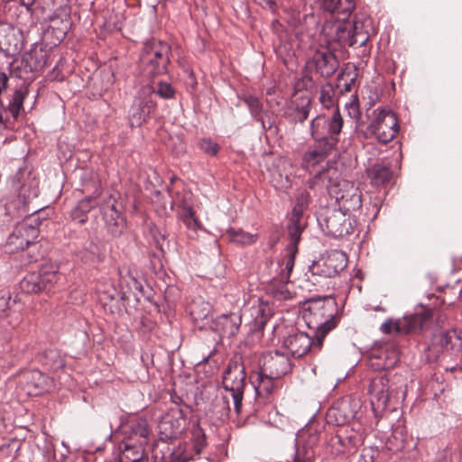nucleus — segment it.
<instances>
[{
  "label": "nucleus",
  "instance_id": "nucleus-1",
  "mask_svg": "<svg viewBox=\"0 0 462 462\" xmlns=\"http://www.w3.org/2000/svg\"><path fill=\"white\" fill-rule=\"evenodd\" d=\"M337 304L332 297L312 300L303 318L309 328L313 329L315 346L321 348L324 338L338 323Z\"/></svg>",
  "mask_w": 462,
  "mask_h": 462
},
{
  "label": "nucleus",
  "instance_id": "nucleus-2",
  "mask_svg": "<svg viewBox=\"0 0 462 462\" xmlns=\"http://www.w3.org/2000/svg\"><path fill=\"white\" fill-rule=\"evenodd\" d=\"M327 180L326 188L331 198H334L338 205V209L344 211H352L358 209L362 206L361 194L353 182L339 180L333 181L328 176V171H320L310 180V188L313 189Z\"/></svg>",
  "mask_w": 462,
  "mask_h": 462
},
{
  "label": "nucleus",
  "instance_id": "nucleus-3",
  "mask_svg": "<svg viewBox=\"0 0 462 462\" xmlns=\"http://www.w3.org/2000/svg\"><path fill=\"white\" fill-rule=\"evenodd\" d=\"M246 374L243 364L237 361L228 363L223 374V387L230 393L233 399L234 410L236 414L241 412Z\"/></svg>",
  "mask_w": 462,
  "mask_h": 462
},
{
  "label": "nucleus",
  "instance_id": "nucleus-4",
  "mask_svg": "<svg viewBox=\"0 0 462 462\" xmlns=\"http://www.w3.org/2000/svg\"><path fill=\"white\" fill-rule=\"evenodd\" d=\"M171 47L161 41L152 40L144 43L140 60L147 66L148 73L160 75L167 71Z\"/></svg>",
  "mask_w": 462,
  "mask_h": 462
},
{
  "label": "nucleus",
  "instance_id": "nucleus-5",
  "mask_svg": "<svg viewBox=\"0 0 462 462\" xmlns=\"http://www.w3.org/2000/svg\"><path fill=\"white\" fill-rule=\"evenodd\" d=\"M153 97L154 88L149 84L139 90L128 111V121L131 127L143 125L156 111L157 103L153 100Z\"/></svg>",
  "mask_w": 462,
  "mask_h": 462
},
{
  "label": "nucleus",
  "instance_id": "nucleus-6",
  "mask_svg": "<svg viewBox=\"0 0 462 462\" xmlns=\"http://www.w3.org/2000/svg\"><path fill=\"white\" fill-rule=\"evenodd\" d=\"M374 118L366 129V136H374L378 142L387 143L399 132L398 118L390 109L374 110Z\"/></svg>",
  "mask_w": 462,
  "mask_h": 462
},
{
  "label": "nucleus",
  "instance_id": "nucleus-7",
  "mask_svg": "<svg viewBox=\"0 0 462 462\" xmlns=\"http://www.w3.org/2000/svg\"><path fill=\"white\" fill-rule=\"evenodd\" d=\"M40 224L38 217H32L18 224L7 238L5 244L6 251L14 254L23 251L30 245L34 244L39 236Z\"/></svg>",
  "mask_w": 462,
  "mask_h": 462
},
{
  "label": "nucleus",
  "instance_id": "nucleus-8",
  "mask_svg": "<svg viewBox=\"0 0 462 462\" xmlns=\"http://www.w3.org/2000/svg\"><path fill=\"white\" fill-rule=\"evenodd\" d=\"M344 125V120L338 109H336L331 116L319 115L310 123V134L314 140L334 141V148L339 141V134Z\"/></svg>",
  "mask_w": 462,
  "mask_h": 462
},
{
  "label": "nucleus",
  "instance_id": "nucleus-9",
  "mask_svg": "<svg viewBox=\"0 0 462 462\" xmlns=\"http://www.w3.org/2000/svg\"><path fill=\"white\" fill-rule=\"evenodd\" d=\"M347 265V257L345 253L334 250L325 257L313 262L309 271L312 275L320 277H333Z\"/></svg>",
  "mask_w": 462,
  "mask_h": 462
},
{
  "label": "nucleus",
  "instance_id": "nucleus-10",
  "mask_svg": "<svg viewBox=\"0 0 462 462\" xmlns=\"http://www.w3.org/2000/svg\"><path fill=\"white\" fill-rule=\"evenodd\" d=\"M23 45L21 29L7 23H0V52L5 57H14L23 51Z\"/></svg>",
  "mask_w": 462,
  "mask_h": 462
},
{
  "label": "nucleus",
  "instance_id": "nucleus-11",
  "mask_svg": "<svg viewBox=\"0 0 462 462\" xmlns=\"http://www.w3.org/2000/svg\"><path fill=\"white\" fill-rule=\"evenodd\" d=\"M364 433L359 429L346 427L331 438V445L338 454H354L364 442Z\"/></svg>",
  "mask_w": 462,
  "mask_h": 462
},
{
  "label": "nucleus",
  "instance_id": "nucleus-12",
  "mask_svg": "<svg viewBox=\"0 0 462 462\" xmlns=\"http://www.w3.org/2000/svg\"><path fill=\"white\" fill-rule=\"evenodd\" d=\"M260 370L263 374L281 379L291 370V362L287 355L275 352L263 353L260 359Z\"/></svg>",
  "mask_w": 462,
  "mask_h": 462
},
{
  "label": "nucleus",
  "instance_id": "nucleus-13",
  "mask_svg": "<svg viewBox=\"0 0 462 462\" xmlns=\"http://www.w3.org/2000/svg\"><path fill=\"white\" fill-rule=\"evenodd\" d=\"M310 69H314L322 78H329L339 67L337 56L328 48L317 50L307 63Z\"/></svg>",
  "mask_w": 462,
  "mask_h": 462
},
{
  "label": "nucleus",
  "instance_id": "nucleus-14",
  "mask_svg": "<svg viewBox=\"0 0 462 462\" xmlns=\"http://www.w3.org/2000/svg\"><path fill=\"white\" fill-rule=\"evenodd\" d=\"M308 204V192H300L297 196L296 204L292 208L287 226L289 237H292L296 241L300 240L301 233L307 226V221L303 216V212L307 208Z\"/></svg>",
  "mask_w": 462,
  "mask_h": 462
},
{
  "label": "nucleus",
  "instance_id": "nucleus-15",
  "mask_svg": "<svg viewBox=\"0 0 462 462\" xmlns=\"http://www.w3.org/2000/svg\"><path fill=\"white\" fill-rule=\"evenodd\" d=\"M369 394L371 405L375 415L383 412L390 400L389 379L385 374L377 375L372 379L369 386Z\"/></svg>",
  "mask_w": 462,
  "mask_h": 462
},
{
  "label": "nucleus",
  "instance_id": "nucleus-16",
  "mask_svg": "<svg viewBox=\"0 0 462 462\" xmlns=\"http://www.w3.org/2000/svg\"><path fill=\"white\" fill-rule=\"evenodd\" d=\"M335 149L333 140L330 143L326 140H315V143L303 153L301 167L310 171L324 162Z\"/></svg>",
  "mask_w": 462,
  "mask_h": 462
},
{
  "label": "nucleus",
  "instance_id": "nucleus-17",
  "mask_svg": "<svg viewBox=\"0 0 462 462\" xmlns=\"http://www.w3.org/2000/svg\"><path fill=\"white\" fill-rule=\"evenodd\" d=\"M349 212L337 208L327 216L325 223L328 234L335 237H344L352 234L354 227L348 214Z\"/></svg>",
  "mask_w": 462,
  "mask_h": 462
},
{
  "label": "nucleus",
  "instance_id": "nucleus-18",
  "mask_svg": "<svg viewBox=\"0 0 462 462\" xmlns=\"http://www.w3.org/2000/svg\"><path fill=\"white\" fill-rule=\"evenodd\" d=\"M430 348L438 353L462 351V330L450 329L435 333Z\"/></svg>",
  "mask_w": 462,
  "mask_h": 462
},
{
  "label": "nucleus",
  "instance_id": "nucleus-19",
  "mask_svg": "<svg viewBox=\"0 0 462 462\" xmlns=\"http://www.w3.org/2000/svg\"><path fill=\"white\" fill-rule=\"evenodd\" d=\"M185 424L184 411L179 407L171 408L159 422L160 433L167 439H171L180 434Z\"/></svg>",
  "mask_w": 462,
  "mask_h": 462
},
{
  "label": "nucleus",
  "instance_id": "nucleus-20",
  "mask_svg": "<svg viewBox=\"0 0 462 462\" xmlns=\"http://www.w3.org/2000/svg\"><path fill=\"white\" fill-rule=\"evenodd\" d=\"M330 30L334 33L331 35L333 41L349 46H364L370 37L369 32H351L350 28L345 23H334L330 26Z\"/></svg>",
  "mask_w": 462,
  "mask_h": 462
},
{
  "label": "nucleus",
  "instance_id": "nucleus-21",
  "mask_svg": "<svg viewBox=\"0 0 462 462\" xmlns=\"http://www.w3.org/2000/svg\"><path fill=\"white\" fill-rule=\"evenodd\" d=\"M398 361V352L392 345H384L380 348L373 349L369 357L370 365L374 370L391 369Z\"/></svg>",
  "mask_w": 462,
  "mask_h": 462
},
{
  "label": "nucleus",
  "instance_id": "nucleus-22",
  "mask_svg": "<svg viewBox=\"0 0 462 462\" xmlns=\"http://www.w3.org/2000/svg\"><path fill=\"white\" fill-rule=\"evenodd\" d=\"M283 346L291 356L298 358L306 355L311 347L320 349L315 346V337L312 338L303 332L289 335L284 338Z\"/></svg>",
  "mask_w": 462,
  "mask_h": 462
},
{
  "label": "nucleus",
  "instance_id": "nucleus-23",
  "mask_svg": "<svg viewBox=\"0 0 462 462\" xmlns=\"http://www.w3.org/2000/svg\"><path fill=\"white\" fill-rule=\"evenodd\" d=\"M189 312L195 325L200 329L209 325L212 320V306L200 297L194 299L189 303Z\"/></svg>",
  "mask_w": 462,
  "mask_h": 462
},
{
  "label": "nucleus",
  "instance_id": "nucleus-24",
  "mask_svg": "<svg viewBox=\"0 0 462 462\" xmlns=\"http://www.w3.org/2000/svg\"><path fill=\"white\" fill-rule=\"evenodd\" d=\"M430 318V311L421 310L397 319V328L401 330V334L417 333L427 326Z\"/></svg>",
  "mask_w": 462,
  "mask_h": 462
},
{
  "label": "nucleus",
  "instance_id": "nucleus-25",
  "mask_svg": "<svg viewBox=\"0 0 462 462\" xmlns=\"http://www.w3.org/2000/svg\"><path fill=\"white\" fill-rule=\"evenodd\" d=\"M323 7L336 17L337 21L336 23H344L355 9V2L353 0H323Z\"/></svg>",
  "mask_w": 462,
  "mask_h": 462
},
{
  "label": "nucleus",
  "instance_id": "nucleus-26",
  "mask_svg": "<svg viewBox=\"0 0 462 462\" xmlns=\"http://www.w3.org/2000/svg\"><path fill=\"white\" fill-rule=\"evenodd\" d=\"M23 378L29 394L37 395L42 392L48 391L51 385L49 376L39 370H32L25 373Z\"/></svg>",
  "mask_w": 462,
  "mask_h": 462
},
{
  "label": "nucleus",
  "instance_id": "nucleus-27",
  "mask_svg": "<svg viewBox=\"0 0 462 462\" xmlns=\"http://www.w3.org/2000/svg\"><path fill=\"white\" fill-rule=\"evenodd\" d=\"M214 329L218 331L223 337H233L239 329L241 317L237 313L223 314L214 321Z\"/></svg>",
  "mask_w": 462,
  "mask_h": 462
},
{
  "label": "nucleus",
  "instance_id": "nucleus-28",
  "mask_svg": "<svg viewBox=\"0 0 462 462\" xmlns=\"http://www.w3.org/2000/svg\"><path fill=\"white\" fill-rule=\"evenodd\" d=\"M104 220L107 231L114 236H120L125 229V217L116 208L115 205L104 208Z\"/></svg>",
  "mask_w": 462,
  "mask_h": 462
},
{
  "label": "nucleus",
  "instance_id": "nucleus-29",
  "mask_svg": "<svg viewBox=\"0 0 462 462\" xmlns=\"http://www.w3.org/2000/svg\"><path fill=\"white\" fill-rule=\"evenodd\" d=\"M70 26V17L66 9H60L50 17L49 28L53 31L59 41H62L66 37Z\"/></svg>",
  "mask_w": 462,
  "mask_h": 462
},
{
  "label": "nucleus",
  "instance_id": "nucleus-30",
  "mask_svg": "<svg viewBox=\"0 0 462 462\" xmlns=\"http://www.w3.org/2000/svg\"><path fill=\"white\" fill-rule=\"evenodd\" d=\"M253 383L254 384L255 391L259 396L268 398L273 394V391L277 388V381L275 377L263 374V372L259 370L252 375Z\"/></svg>",
  "mask_w": 462,
  "mask_h": 462
},
{
  "label": "nucleus",
  "instance_id": "nucleus-31",
  "mask_svg": "<svg viewBox=\"0 0 462 462\" xmlns=\"http://www.w3.org/2000/svg\"><path fill=\"white\" fill-rule=\"evenodd\" d=\"M39 361L47 369L58 372L65 366V360L58 349H47L38 356Z\"/></svg>",
  "mask_w": 462,
  "mask_h": 462
},
{
  "label": "nucleus",
  "instance_id": "nucleus-32",
  "mask_svg": "<svg viewBox=\"0 0 462 462\" xmlns=\"http://www.w3.org/2000/svg\"><path fill=\"white\" fill-rule=\"evenodd\" d=\"M97 205V196H89L81 199L71 210V217L79 224L88 220V213Z\"/></svg>",
  "mask_w": 462,
  "mask_h": 462
},
{
  "label": "nucleus",
  "instance_id": "nucleus-33",
  "mask_svg": "<svg viewBox=\"0 0 462 462\" xmlns=\"http://www.w3.org/2000/svg\"><path fill=\"white\" fill-rule=\"evenodd\" d=\"M367 175L372 185L381 186L390 181L393 171L388 166L378 163L367 170Z\"/></svg>",
  "mask_w": 462,
  "mask_h": 462
},
{
  "label": "nucleus",
  "instance_id": "nucleus-34",
  "mask_svg": "<svg viewBox=\"0 0 462 462\" xmlns=\"http://www.w3.org/2000/svg\"><path fill=\"white\" fill-rule=\"evenodd\" d=\"M228 239L236 244L242 245H251L257 240V234H251L242 229L229 228L226 231Z\"/></svg>",
  "mask_w": 462,
  "mask_h": 462
},
{
  "label": "nucleus",
  "instance_id": "nucleus-35",
  "mask_svg": "<svg viewBox=\"0 0 462 462\" xmlns=\"http://www.w3.org/2000/svg\"><path fill=\"white\" fill-rule=\"evenodd\" d=\"M26 95H27L26 89L20 88V89H16L14 92L12 98L7 106V108H6L12 116L13 121L17 120L20 111L23 108V100H24Z\"/></svg>",
  "mask_w": 462,
  "mask_h": 462
},
{
  "label": "nucleus",
  "instance_id": "nucleus-36",
  "mask_svg": "<svg viewBox=\"0 0 462 462\" xmlns=\"http://www.w3.org/2000/svg\"><path fill=\"white\" fill-rule=\"evenodd\" d=\"M21 289L26 293L42 291L41 276L36 273L27 274L20 282Z\"/></svg>",
  "mask_w": 462,
  "mask_h": 462
},
{
  "label": "nucleus",
  "instance_id": "nucleus-37",
  "mask_svg": "<svg viewBox=\"0 0 462 462\" xmlns=\"http://www.w3.org/2000/svg\"><path fill=\"white\" fill-rule=\"evenodd\" d=\"M351 402L348 400H344L341 402L337 408H333L330 410V413L338 412L342 415V420H337L338 423H345L355 418L356 410L350 408Z\"/></svg>",
  "mask_w": 462,
  "mask_h": 462
},
{
  "label": "nucleus",
  "instance_id": "nucleus-38",
  "mask_svg": "<svg viewBox=\"0 0 462 462\" xmlns=\"http://www.w3.org/2000/svg\"><path fill=\"white\" fill-rule=\"evenodd\" d=\"M180 216L188 228L196 230L200 227L201 224L196 217L194 210L190 207L182 206Z\"/></svg>",
  "mask_w": 462,
  "mask_h": 462
},
{
  "label": "nucleus",
  "instance_id": "nucleus-39",
  "mask_svg": "<svg viewBox=\"0 0 462 462\" xmlns=\"http://www.w3.org/2000/svg\"><path fill=\"white\" fill-rule=\"evenodd\" d=\"M310 99L307 97H300V104L298 105L293 112V120L296 122H304L310 114Z\"/></svg>",
  "mask_w": 462,
  "mask_h": 462
},
{
  "label": "nucleus",
  "instance_id": "nucleus-40",
  "mask_svg": "<svg viewBox=\"0 0 462 462\" xmlns=\"http://www.w3.org/2000/svg\"><path fill=\"white\" fill-rule=\"evenodd\" d=\"M151 86L154 88V96L156 95L163 99H171L175 96L176 91L171 83L158 81Z\"/></svg>",
  "mask_w": 462,
  "mask_h": 462
},
{
  "label": "nucleus",
  "instance_id": "nucleus-41",
  "mask_svg": "<svg viewBox=\"0 0 462 462\" xmlns=\"http://www.w3.org/2000/svg\"><path fill=\"white\" fill-rule=\"evenodd\" d=\"M291 243L287 246V255L284 260L285 270L288 273V275L291 273L294 267L295 256L298 253V243L300 240H294L292 237H290Z\"/></svg>",
  "mask_w": 462,
  "mask_h": 462
},
{
  "label": "nucleus",
  "instance_id": "nucleus-42",
  "mask_svg": "<svg viewBox=\"0 0 462 462\" xmlns=\"http://www.w3.org/2000/svg\"><path fill=\"white\" fill-rule=\"evenodd\" d=\"M244 102L247 105L252 116L260 120L263 113V103L260 99L254 96L247 95L245 96Z\"/></svg>",
  "mask_w": 462,
  "mask_h": 462
},
{
  "label": "nucleus",
  "instance_id": "nucleus-43",
  "mask_svg": "<svg viewBox=\"0 0 462 462\" xmlns=\"http://www.w3.org/2000/svg\"><path fill=\"white\" fill-rule=\"evenodd\" d=\"M334 94L335 91L331 84H327L321 88L319 99L324 107L329 108L333 106Z\"/></svg>",
  "mask_w": 462,
  "mask_h": 462
},
{
  "label": "nucleus",
  "instance_id": "nucleus-44",
  "mask_svg": "<svg viewBox=\"0 0 462 462\" xmlns=\"http://www.w3.org/2000/svg\"><path fill=\"white\" fill-rule=\"evenodd\" d=\"M41 276V287L42 291H45L47 292H50L51 289L53 288L54 284L58 281V274L56 272H52L50 273H42L38 274Z\"/></svg>",
  "mask_w": 462,
  "mask_h": 462
},
{
  "label": "nucleus",
  "instance_id": "nucleus-45",
  "mask_svg": "<svg viewBox=\"0 0 462 462\" xmlns=\"http://www.w3.org/2000/svg\"><path fill=\"white\" fill-rule=\"evenodd\" d=\"M372 29L371 20L367 17H356L353 26L350 29L351 32H369Z\"/></svg>",
  "mask_w": 462,
  "mask_h": 462
},
{
  "label": "nucleus",
  "instance_id": "nucleus-46",
  "mask_svg": "<svg viewBox=\"0 0 462 462\" xmlns=\"http://www.w3.org/2000/svg\"><path fill=\"white\" fill-rule=\"evenodd\" d=\"M23 60L26 62V64L29 66V69L31 71H37L42 69L45 64V60H38V53L37 52H30L28 53L24 58Z\"/></svg>",
  "mask_w": 462,
  "mask_h": 462
},
{
  "label": "nucleus",
  "instance_id": "nucleus-47",
  "mask_svg": "<svg viewBox=\"0 0 462 462\" xmlns=\"http://www.w3.org/2000/svg\"><path fill=\"white\" fill-rule=\"evenodd\" d=\"M199 146L205 153L211 156H215L219 150L218 144L210 138H202L199 143Z\"/></svg>",
  "mask_w": 462,
  "mask_h": 462
},
{
  "label": "nucleus",
  "instance_id": "nucleus-48",
  "mask_svg": "<svg viewBox=\"0 0 462 462\" xmlns=\"http://www.w3.org/2000/svg\"><path fill=\"white\" fill-rule=\"evenodd\" d=\"M257 315L254 317L253 330L262 331L269 320V316L264 313L263 310L258 308L256 310Z\"/></svg>",
  "mask_w": 462,
  "mask_h": 462
},
{
  "label": "nucleus",
  "instance_id": "nucleus-49",
  "mask_svg": "<svg viewBox=\"0 0 462 462\" xmlns=\"http://www.w3.org/2000/svg\"><path fill=\"white\" fill-rule=\"evenodd\" d=\"M277 178L275 176V173H273V181L274 182V185L279 189H286L289 187L291 183V173H288L287 171L283 173L277 171Z\"/></svg>",
  "mask_w": 462,
  "mask_h": 462
},
{
  "label": "nucleus",
  "instance_id": "nucleus-50",
  "mask_svg": "<svg viewBox=\"0 0 462 462\" xmlns=\"http://www.w3.org/2000/svg\"><path fill=\"white\" fill-rule=\"evenodd\" d=\"M378 455V450L372 447H365L362 449L356 462H374Z\"/></svg>",
  "mask_w": 462,
  "mask_h": 462
},
{
  "label": "nucleus",
  "instance_id": "nucleus-51",
  "mask_svg": "<svg viewBox=\"0 0 462 462\" xmlns=\"http://www.w3.org/2000/svg\"><path fill=\"white\" fill-rule=\"evenodd\" d=\"M381 331L384 334H391L393 331L397 334H401V330L397 328V319L396 320H386L381 325Z\"/></svg>",
  "mask_w": 462,
  "mask_h": 462
},
{
  "label": "nucleus",
  "instance_id": "nucleus-52",
  "mask_svg": "<svg viewBox=\"0 0 462 462\" xmlns=\"http://www.w3.org/2000/svg\"><path fill=\"white\" fill-rule=\"evenodd\" d=\"M7 112L8 110L6 108L2 109V107H0V130L11 128L14 122L11 121L9 116H7Z\"/></svg>",
  "mask_w": 462,
  "mask_h": 462
},
{
  "label": "nucleus",
  "instance_id": "nucleus-53",
  "mask_svg": "<svg viewBox=\"0 0 462 462\" xmlns=\"http://www.w3.org/2000/svg\"><path fill=\"white\" fill-rule=\"evenodd\" d=\"M347 108L348 114L351 117L356 118L359 116V106L357 102V97L356 96L353 97V100L346 105Z\"/></svg>",
  "mask_w": 462,
  "mask_h": 462
},
{
  "label": "nucleus",
  "instance_id": "nucleus-54",
  "mask_svg": "<svg viewBox=\"0 0 462 462\" xmlns=\"http://www.w3.org/2000/svg\"><path fill=\"white\" fill-rule=\"evenodd\" d=\"M309 459H310V457L307 455V450L304 448H298L295 450L292 461H287V462H308Z\"/></svg>",
  "mask_w": 462,
  "mask_h": 462
},
{
  "label": "nucleus",
  "instance_id": "nucleus-55",
  "mask_svg": "<svg viewBox=\"0 0 462 462\" xmlns=\"http://www.w3.org/2000/svg\"><path fill=\"white\" fill-rule=\"evenodd\" d=\"M11 300V295L9 291H0V311H5L9 308V301Z\"/></svg>",
  "mask_w": 462,
  "mask_h": 462
},
{
  "label": "nucleus",
  "instance_id": "nucleus-56",
  "mask_svg": "<svg viewBox=\"0 0 462 462\" xmlns=\"http://www.w3.org/2000/svg\"><path fill=\"white\" fill-rule=\"evenodd\" d=\"M218 405H220L222 409L221 415H228L230 411V406L227 396H223L221 400L218 401Z\"/></svg>",
  "mask_w": 462,
  "mask_h": 462
},
{
  "label": "nucleus",
  "instance_id": "nucleus-57",
  "mask_svg": "<svg viewBox=\"0 0 462 462\" xmlns=\"http://www.w3.org/2000/svg\"><path fill=\"white\" fill-rule=\"evenodd\" d=\"M8 80L6 73L0 71V96L6 90Z\"/></svg>",
  "mask_w": 462,
  "mask_h": 462
},
{
  "label": "nucleus",
  "instance_id": "nucleus-58",
  "mask_svg": "<svg viewBox=\"0 0 462 462\" xmlns=\"http://www.w3.org/2000/svg\"><path fill=\"white\" fill-rule=\"evenodd\" d=\"M254 1L257 2L263 8H269L271 10H273L276 5L275 0H254Z\"/></svg>",
  "mask_w": 462,
  "mask_h": 462
},
{
  "label": "nucleus",
  "instance_id": "nucleus-59",
  "mask_svg": "<svg viewBox=\"0 0 462 462\" xmlns=\"http://www.w3.org/2000/svg\"><path fill=\"white\" fill-rule=\"evenodd\" d=\"M355 78L350 79L348 82L344 83L343 88L341 89L342 92H350L352 90V87L355 84Z\"/></svg>",
  "mask_w": 462,
  "mask_h": 462
},
{
  "label": "nucleus",
  "instance_id": "nucleus-60",
  "mask_svg": "<svg viewBox=\"0 0 462 462\" xmlns=\"http://www.w3.org/2000/svg\"><path fill=\"white\" fill-rule=\"evenodd\" d=\"M277 167H282L285 171L287 167L291 168V163L289 160L281 158L278 161Z\"/></svg>",
  "mask_w": 462,
  "mask_h": 462
},
{
  "label": "nucleus",
  "instance_id": "nucleus-61",
  "mask_svg": "<svg viewBox=\"0 0 462 462\" xmlns=\"http://www.w3.org/2000/svg\"><path fill=\"white\" fill-rule=\"evenodd\" d=\"M35 0H20L21 4L25 6L26 8H29L34 4Z\"/></svg>",
  "mask_w": 462,
  "mask_h": 462
},
{
  "label": "nucleus",
  "instance_id": "nucleus-62",
  "mask_svg": "<svg viewBox=\"0 0 462 462\" xmlns=\"http://www.w3.org/2000/svg\"><path fill=\"white\" fill-rule=\"evenodd\" d=\"M293 20H294V23H300L301 21L300 12H297V14L293 16Z\"/></svg>",
  "mask_w": 462,
  "mask_h": 462
},
{
  "label": "nucleus",
  "instance_id": "nucleus-63",
  "mask_svg": "<svg viewBox=\"0 0 462 462\" xmlns=\"http://www.w3.org/2000/svg\"><path fill=\"white\" fill-rule=\"evenodd\" d=\"M40 54H41L42 59H43L45 57V55L42 52H41Z\"/></svg>",
  "mask_w": 462,
  "mask_h": 462
},
{
  "label": "nucleus",
  "instance_id": "nucleus-64",
  "mask_svg": "<svg viewBox=\"0 0 462 462\" xmlns=\"http://www.w3.org/2000/svg\"><path fill=\"white\" fill-rule=\"evenodd\" d=\"M342 79H343V76H339L338 80H342Z\"/></svg>",
  "mask_w": 462,
  "mask_h": 462
}]
</instances>
